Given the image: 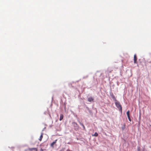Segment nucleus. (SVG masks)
Returning <instances> with one entry per match:
<instances>
[{"mask_svg": "<svg viewBox=\"0 0 151 151\" xmlns=\"http://www.w3.org/2000/svg\"><path fill=\"white\" fill-rule=\"evenodd\" d=\"M115 104L116 107L119 110L121 113H122V107L120 103L118 101H116L115 102Z\"/></svg>", "mask_w": 151, "mask_h": 151, "instance_id": "1", "label": "nucleus"}, {"mask_svg": "<svg viewBox=\"0 0 151 151\" xmlns=\"http://www.w3.org/2000/svg\"><path fill=\"white\" fill-rule=\"evenodd\" d=\"M72 124L73 127H75L74 129L75 130H77L78 129L79 126L76 122H73L72 123Z\"/></svg>", "mask_w": 151, "mask_h": 151, "instance_id": "2", "label": "nucleus"}, {"mask_svg": "<svg viewBox=\"0 0 151 151\" xmlns=\"http://www.w3.org/2000/svg\"><path fill=\"white\" fill-rule=\"evenodd\" d=\"M137 57L136 54H135L134 55V63L135 64L137 63Z\"/></svg>", "mask_w": 151, "mask_h": 151, "instance_id": "3", "label": "nucleus"}, {"mask_svg": "<svg viewBox=\"0 0 151 151\" xmlns=\"http://www.w3.org/2000/svg\"><path fill=\"white\" fill-rule=\"evenodd\" d=\"M29 151H37V149L36 148H34L29 149Z\"/></svg>", "mask_w": 151, "mask_h": 151, "instance_id": "4", "label": "nucleus"}, {"mask_svg": "<svg viewBox=\"0 0 151 151\" xmlns=\"http://www.w3.org/2000/svg\"><path fill=\"white\" fill-rule=\"evenodd\" d=\"M88 100L89 102L93 101L94 100L93 99L92 97H90L88 98Z\"/></svg>", "mask_w": 151, "mask_h": 151, "instance_id": "5", "label": "nucleus"}, {"mask_svg": "<svg viewBox=\"0 0 151 151\" xmlns=\"http://www.w3.org/2000/svg\"><path fill=\"white\" fill-rule=\"evenodd\" d=\"M57 140L56 139L55 141L53 142L51 144V146L52 147H54V145L56 143Z\"/></svg>", "mask_w": 151, "mask_h": 151, "instance_id": "6", "label": "nucleus"}, {"mask_svg": "<svg viewBox=\"0 0 151 151\" xmlns=\"http://www.w3.org/2000/svg\"><path fill=\"white\" fill-rule=\"evenodd\" d=\"M43 134L42 133L41 135H40V139H39V140H40V141H41L42 140V139L43 137Z\"/></svg>", "mask_w": 151, "mask_h": 151, "instance_id": "7", "label": "nucleus"}, {"mask_svg": "<svg viewBox=\"0 0 151 151\" xmlns=\"http://www.w3.org/2000/svg\"><path fill=\"white\" fill-rule=\"evenodd\" d=\"M63 115L62 114H60V120L61 121V120H62L63 119Z\"/></svg>", "mask_w": 151, "mask_h": 151, "instance_id": "8", "label": "nucleus"}, {"mask_svg": "<svg viewBox=\"0 0 151 151\" xmlns=\"http://www.w3.org/2000/svg\"><path fill=\"white\" fill-rule=\"evenodd\" d=\"M98 134L96 132L95 133L94 135H93V136H95V137H97L98 136Z\"/></svg>", "mask_w": 151, "mask_h": 151, "instance_id": "9", "label": "nucleus"}, {"mask_svg": "<svg viewBox=\"0 0 151 151\" xmlns=\"http://www.w3.org/2000/svg\"><path fill=\"white\" fill-rule=\"evenodd\" d=\"M127 116H129V111H128L127 112Z\"/></svg>", "mask_w": 151, "mask_h": 151, "instance_id": "10", "label": "nucleus"}, {"mask_svg": "<svg viewBox=\"0 0 151 151\" xmlns=\"http://www.w3.org/2000/svg\"><path fill=\"white\" fill-rule=\"evenodd\" d=\"M128 119H129V121L131 122V119L130 118V116H127Z\"/></svg>", "mask_w": 151, "mask_h": 151, "instance_id": "11", "label": "nucleus"}, {"mask_svg": "<svg viewBox=\"0 0 151 151\" xmlns=\"http://www.w3.org/2000/svg\"><path fill=\"white\" fill-rule=\"evenodd\" d=\"M125 128V125L124 124V127H122V130H124Z\"/></svg>", "mask_w": 151, "mask_h": 151, "instance_id": "12", "label": "nucleus"}, {"mask_svg": "<svg viewBox=\"0 0 151 151\" xmlns=\"http://www.w3.org/2000/svg\"><path fill=\"white\" fill-rule=\"evenodd\" d=\"M83 129L84 130H86V128H85V127L83 125Z\"/></svg>", "mask_w": 151, "mask_h": 151, "instance_id": "13", "label": "nucleus"}, {"mask_svg": "<svg viewBox=\"0 0 151 151\" xmlns=\"http://www.w3.org/2000/svg\"><path fill=\"white\" fill-rule=\"evenodd\" d=\"M80 125L82 126L84 125L82 123L80 122Z\"/></svg>", "mask_w": 151, "mask_h": 151, "instance_id": "14", "label": "nucleus"}, {"mask_svg": "<svg viewBox=\"0 0 151 151\" xmlns=\"http://www.w3.org/2000/svg\"><path fill=\"white\" fill-rule=\"evenodd\" d=\"M137 151H141L140 149L139 148H138L137 149Z\"/></svg>", "mask_w": 151, "mask_h": 151, "instance_id": "15", "label": "nucleus"}, {"mask_svg": "<svg viewBox=\"0 0 151 151\" xmlns=\"http://www.w3.org/2000/svg\"><path fill=\"white\" fill-rule=\"evenodd\" d=\"M112 98L113 99H115L114 96V95H113V96H112Z\"/></svg>", "mask_w": 151, "mask_h": 151, "instance_id": "16", "label": "nucleus"}, {"mask_svg": "<svg viewBox=\"0 0 151 151\" xmlns=\"http://www.w3.org/2000/svg\"><path fill=\"white\" fill-rule=\"evenodd\" d=\"M40 151H43V150L42 149H40Z\"/></svg>", "mask_w": 151, "mask_h": 151, "instance_id": "17", "label": "nucleus"}, {"mask_svg": "<svg viewBox=\"0 0 151 151\" xmlns=\"http://www.w3.org/2000/svg\"><path fill=\"white\" fill-rule=\"evenodd\" d=\"M63 151V150H60V151Z\"/></svg>", "mask_w": 151, "mask_h": 151, "instance_id": "18", "label": "nucleus"}, {"mask_svg": "<svg viewBox=\"0 0 151 151\" xmlns=\"http://www.w3.org/2000/svg\"><path fill=\"white\" fill-rule=\"evenodd\" d=\"M150 126H151V125H150Z\"/></svg>", "mask_w": 151, "mask_h": 151, "instance_id": "19", "label": "nucleus"}]
</instances>
